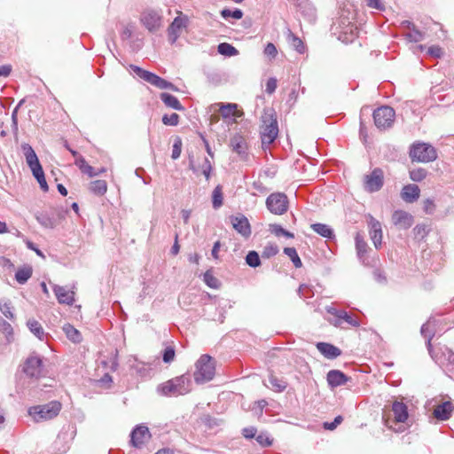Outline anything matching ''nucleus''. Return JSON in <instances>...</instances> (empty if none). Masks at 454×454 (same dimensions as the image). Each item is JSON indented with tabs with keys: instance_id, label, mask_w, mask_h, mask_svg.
Returning a JSON list of instances; mask_svg holds the SVG:
<instances>
[{
	"instance_id": "nucleus-63",
	"label": "nucleus",
	"mask_w": 454,
	"mask_h": 454,
	"mask_svg": "<svg viewBox=\"0 0 454 454\" xmlns=\"http://www.w3.org/2000/svg\"><path fill=\"white\" fill-rule=\"evenodd\" d=\"M257 430L254 427H245L242 430V434L247 439H252L256 436Z\"/></svg>"
},
{
	"instance_id": "nucleus-44",
	"label": "nucleus",
	"mask_w": 454,
	"mask_h": 454,
	"mask_svg": "<svg viewBox=\"0 0 454 454\" xmlns=\"http://www.w3.org/2000/svg\"><path fill=\"white\" fill-rule=\"evenodd\" d=\"M410 178L414 182H421L424 180L427 176V171L423 168H417L411 169L410 172Z\"/></svg>"
},
{
	"instance_id": "nucleus-9",
	"label": "nucleus",
	"mask_w": 454,
	"mask_h": 454,
	"mask_svg": "<svg viewBox=\"0 0 454 454\" xmlns=\"http://www.w3.org/2000/svg\"><path fill=\"white\" fill-rule=\"evenodd\" d=\"M288 199L282 192L271 193L266 200L267 208L274 215H283L288 210Z\"/></svg>"
},
{
	"instance_id": "nucleus-24",
	"label": "nucleus",
	"mask_w": 454,
	"mask_h": 454,
	"mask_svg": "<svg viewBox=\"0 0 454 454\" xmlns=\"http://www.w3.org/2000/svg\"><path fill=\"white\" fill-rule=\"evenodd\" d=\"M453 405L450 402H444L439 404L434 410V416L440 420H447L450 419L453 411Z\"/></svg>"
},
{
	"instance_id": "nucleus-50",
	"label": "nucleus",
	"mask_w": 454,
	"mask_h": 454,
	"mask_svg": "<svg viewBox=\"0 0 454 454\" xmlns=\"http://www.w3.org/2000/svg\"><path fill=\"white\" fill-rule=\"evenodd\" d=\"M176 356L175 348L171 346H168L164 348L162 353V360L166 364H170L174 361Z\"/></svg>"
},
{
	"instance_id": "nucleus-26",
	"label": "nucleus",
	"mask_w": 454,
	"mask_h": 454,
	"mask_svg": "<svg viewBox=\"0 0 454 454\" xmlns=\"http://www.w3.org/2000/svg\"><path fill=\"white\" fill-rule=\"evenodd\" d=\"M355 241H356V250L357 256L363 263H365V261H366L365 254L368 250V245L365 242L363 235L359 232L356 233V235L355 237Z\"/></svg>"
},
{
	"instance_id": "nucleus-29",
	"label": "nucleus",
	"mask_w": 454,
	"mask_h": 454,
	"mask_svg": "<svg viewBox=\"0 0 454 454\" xmlns=\"http://www.w3.org/2000/svg\"><path fill=\"white\" fill-rule=\"evenodd\" d=\"M37 222L44 228L53 229L57 226V220L54 216L47 213H38L35 215Z\"/></svg>"
},
{
	"instance_id": "nucleus-34",
	"label": "nucleus",
	"mask_w": 454,
	"mask_h": 454,
	"mask_svg": "<svg viewBox=\"0 0 454 454\" xmlns=\"http://www.w3.org/2000/svg\"><path fill=\"white\" fill-rule=\"evenodd\" d=\"M63 331L66 334V336L73 342L79 343L82 340V335L80 332L75 329L72 325L70 324H65L63 325Z\"/></svg>"
},
{
	"instance_id": "nucleus-62",
	"label": "nucleus",
	"mask_w": 454,
	"mask_h": 454,
	"mask_svg": "<svg viewBox=\"0 0 454 454\" xmlns=\"http://www.w3.org/2000/svg\"><path fill=\"white\" fill-rule=\"evenodd\" d=\"M342 421L341 416H337L333 422H325L324 423V427L327 430H333L340 425Z\"/></svg>"
},
{
	"instance_id": "nucleus-46",
	"label": "nucleus",
	"mask_w": 454,
	"mask_h": 454,
	"mask_svg": "<svg viewBox=\"0 0 454 454\" xmlns=\"http://www.w3.org/2000/svg\"><path fill=\"white\" fill-rule=\"evenodd\" d=\"M0 311L4 317L12 320L14 319V314L12 312V307L9 301H0Z\"/></svg>"
},
{
	"instance_id": "nucleus-61",
	"label": "nucleus",
	"mask_w": 454,
	"mask_h": 454,
	"mask_svg": "<svg viewBox=\"0 0 454 454\" xmlns=\"http://www.w3.org/2000/svg\"><path fill=\"white\" fill-rule=\"evenodd\" d=\"M277 89V79L276 78H270L266 82V88L265 91L268 94H272Z\"/></svg>"
},
{
	"instance_id": "nucleus-2",
	"label": "nucleus",
	"mask_w": 454,
	"mask_h": 454,
	"mask_svg": "<svg viewBox=\"0 0 454 454\" xmlns=\"http://www.w3.org/2000/svg\"><path fill=\"white\" fill-rule=\"evenodd\" d=\"M192 390V380L188 375H181L160 384L157 391L163 395H182Z\"/></svg>"
},
{
	"instance_id": "nucleus-20",
	"label": "nucleus",
	"mask_w": 454,
	"mask_h": 454,
	"mask_svg": "<svg viewBox=\"0 0 454 454\" xmlns=\"http://www.w3.org/2000/svg\"><path fill=\"white\" fill-rule=\"evenodd\" d=\"M431 356L440 364L446 366H453L454 367V352L449 348L445 347L441 355L429 353Z\"/></svg>"
},
{
	"instance_id": "nucleus-5",
	"label": "nucleus",
	"mask_w": 454,
	"mask_h": 454,
	"mask_svg": "<svg viewBox=\"0 0 454 454\" xmlns=\"http://www.w3.org/2000/svg\"><path fill=\"white\" fill-rule=\"evenodd\" d=\"M410 158L417 162H432L437 159L435 148L427 143L418 142L412 144L410 149Z\"/></svg>"
},
{
	"instance_id": "nucleus-64",
	"label": "nucleus",
	"mask_w": 454,
	"mask_h": 454,
	"mask_svg": "<svg viewBox=\"0 0 454 454\" xmlns=\"http://www.w3.org/2000/svg\"><path fill=\"white\" fill-rule=\"evenodd\" d=\"M366 5L372 9L383 10L384 6L381 4L380 0H364Z\"/></svg>"
},
{
	"instance_id": "nucleus-55",
	"label": "nucleus",
	"mask_w": 454,
	"mask_h": 454,
	"mask_svg": "<svg viewBox=\"0 0 454 454\" xmlns=\"http://www.w3.org/2000/svg\"><path fill=\"white\" fill-rule=\"evenodd\" d=\"M204 281L205 283L211 288H218L219 287V281L216 278L213 276V274L210 271H207L204 274Z\"/></svg>"
},
{
	"instance_id": "nucleus-57",
	"label": "nucleus",
	"mask_w": 454,
	"mask_h": 454,
	"mask_svg": "<svg viewBox=\"0 0 454 454\" xmlns=\"http://www.w3.org/2000/svg\"><path fill=\"white\" fill-rule=\"evenodd\" d=\"M123 67L128 70V72L133 76V77H138L142 78V67L136 66V65H125L123 64Z\"/></svg>"
},
{
	"instance_id": "nucleus-4",
	"label": "nucleus",
	"mask_w": 454,
	"mask_h": 454,
	"mask_svg": "<svg viewBox=\"0 0 454 454\" xmlns=\"http://www.w3.org/2000/svg\"><path fill=\"white\" fill-rule=\"evenodd\" d=\"M194 380L202 384L213 379L215 372V361L208 355H202L195 364Z\"/></svg>"
},
{
	"instance_id": "nucleus-42",
	"label": "nucleus",
	"mask_w": 454,
	"mask_h": 454,
	"mask_svg": "<svg viewBox=\"0 0 454 454\" xmlns=\"http://www.w3.org/2000/svg\"><path fill=\"white\" fill-rule=\"evenodd\" d=\"M142 425H137L133 429L130 434V443L136 447L139 448L142 444Z\"/></svg>"
},
{
	"instance_id": "nucleus-14",
	"label": "nucleus",
	"mask_w": 454,
	"mask_h": 454,
	"mask_svg": "<svg viewBox=\"0 0 454 454\" xmlns=\"http://www.w3.org/2000/svg\"><path fill=\"white\" fill-rule=\"evenodd\" d=\"M368 224L370 227V237L376 249H379L382 244V228L380 223L373 216L369 215Z\"/></svg>"
},
{
	"instance_id": "nucleus-41",
	"label": "nucleus",
	"mask_w": 454,
	"mask_h": 454,
	"mask_svg": "<svg viewBox=\"0 0 454 454\" xmlns=\"http://www.w3.org/2000/svg\"><path fill=\"white\" fill-rule=\"evenodd\" d=\"M403 35L409 42L411 43H419L424 38L423 33L417 29L415 26H412V28L409 29L408 32H405Z\"/></svg>"
},
{
	"instance_id": "nucleus-19",
	"label": "nucleus",
	"mask_w": 454,
	"mask_h": 454,
	"mask_svg": "<svg viewBox=\"0 0 454 454\" xmlns=\"http://www.w3.org/2000/svg\"><path fill=\"white\" fill-rule=\"evenodd\" d=\"M231 224L233 228L242 236L247 238L251 234L249 222L244 215L232 216Z\"/></svg>"
},
{
	"instance_id": "nucleus-1",
	"label": "nucleus",
	"mask_w": 454,
	"mask_h": 454,
	"mask_svg": "<svg viewBox=\"0 0 454 454\" xmlns=\"http://www.w3.org/2000/svg\"><path fill=\"white\" fill-rule=\"evenodd\" d=\"M261 139L262 146L271 145L278 135L277 114L273 108H265L262 115Z\"/></svg>"
},
{
	"instance_id": "nucleus-40",
	"label": "nucleus",
	"mask_w": 454,
	"mask_h": 454,
	"mask_svg": "<svg viewBox=\"0 0 454 454\" xmlns=\"http://www.w3.org/2000/svg\"><path fill=\"white\" fill-rule=\"evenodd\" d=\"M217 51L220 54L227 57H232L239 54V51L228 43H222L218 45Z\"/></svg>"
},
{
	"instance_id": "nucleus-23",
	"label": "nucleus",
	"mask_w": 454,
	"mask_h": 454,
	"mask_svg": "<svg viewBox=\"0 0 454 454\" xmlns=\"http://www.w3.org/2000/svg\"><path fill=\"white\" fill-rule=\"evenodd\" d=\"M348 380V378L339 370H331L327 373V382L332 387L344 385Z\"/></svg>"
},
{
	"instance_id": "nucleus-30",
	"label": "nucleus",
	"mask_w": 454,
	"mask_h": 454,
	"mask_svg": "<svg viewBox=\"0 0 454 454\" xmlns=\"http://www.w3.org/2000/svg\"><path fill=\"white\" fill-rule=\"evenodd\" d=\"M287 41L291 47L297 52L303 53L305 51V45L301 38L294 35L291 30L287 32Z\"/></svg>"
},
{
	"instance_id": "nucleus-10",
	"label": "nucleus",
	"mask_w": 454,
	"mask_h": 454,
	"mask_svg": "<svg viewBox=\"0 0 454 454\" xmlns=\"http://www.w3.org/2000/svg\"><path fill=\"white\" fill-rule=\"evenodd\" d=\"M23 372L30 378H40L43 373L42 358L37 355L28 356L24 363Z\"/></svg>"
},
{
	"instance_id": "nucleus-21",
	"label": "nucleus",
	"mask_w": 454,
	"mask_h": 454,
	"mask_svg": "<svg viewBox=\"0 0 454 454\" xmlns=\"http://www.w3.org/2000/svg\"><path fill=\"white\" fill-rule=\"evenodd\" d=\"M420 195V189L416 184H407L401 192V198L407 203L416 201Z\"/></svg>"
},
{
	"instance_id": "nucleus-45",
	"label": "nucleus",
	"mask_w": 454,
	"mask_h": 454,
	"mask_svg": "<svg viewBox=\"0 0 454 454\" xmlns=\"http://www.w3.org/2000/svg\"><path fill=\"white\" fill-rule=\"evenodd\" d=\"M270 231L272 234L277 237L285 236L286 238L292 239L294 238V234L285 229L282 228L279 224H270Z\"/></svg>"
},
{
	"instance_id": "nucleus-48",
	"label": "nucleus",
	"mask_w": 454,
	"mask_h": 454,
	"mask_svg": "<svg viewBox=\"0 0 454 454\" xmlns=\"http://www.w3.org/2000/svg\"><path fill=\"white\" fill-rule=\"evenodd\" d=\"M212 203L215 208H218L223 205V192L221 186H216L213 191Z\"/></svg>"
},
{
	"instance_id": "nucleus-33",
	"label": "nucleus",
	"mask_w": 454,
	"mask_h": 454,
	"mask_svg": "<svg viewBox=\"0 0 454 454\" xmlns=\"http://www.w3.org/2000/svg\"><path fill=\"white\" fill-rule=\"evenodd\" d=\"M190 168L194 172L201 171V173L205 176L207 180H208L210 178V173L212 170V163L207 158H204L202 164L200 165L198 168H196L194 167L192 160H190Z\"/></svg>"
},
{
	"instance_id": "nucleus-25",
	"label": "nucleus",
	"mask_w": 454,
	"mask_h": 454,
	"mask_svg": "<svg viewBox=\"0 0 454 454\" xmlns=\"http://www.w3.org/2000/svg\"><path fill=\"white\" fill-rule=\"evenodd\" d=\"M317 348L322 355H324L325 357H327L329 359L336 358L341 353L340 350L337 347H335L330 343L318 342L317 344Z\"/></svg>"
},
{
	"instance_id": "nucleus-52",
	"label": "nucleus",
	"mask_w": 454,
	"mask_h": 454,
	"mask_svg": "<svg viewBox=\"0 0 454 454\" xmlns=\"http://www.w3.org/2000/svg\"><path fill=\"white\" fill-rule=\"evenodd\" d=\"M221 14L224 19H228V18L231 17L235 20H240L243 17V12L239 9H235L234 11H231L229 9H223L221 12Z\"/></svg>"
},
{
	"instance_id": "nucleus-6",
	"label": "nucleus",
	"mask_w": 454,
	"mask_h": 454,
	"mask_svg": "<svg viewBox=\"0 0 454 454\" xmlns=\"http://www.w3.org/2000/svg\"><path fill=\"white\" fill-rule=\"evenodd\" d=\"M61 410V403L58 401L50 402L44 405H37L29 408L28 414L36 422L51 419L56 417Z\"/></svg>"
},
{
	"instance_id": "nucleus-37",
	"label": "nucleus",
	"mask_w": 454,
	"mask_h": 454,
	"mask_svg": "<svg viewBox=\"0 0 454 454\" xmlns=\"http://www.w3.org/2000/svg\"><path fill=\"white\" fill-rule=\"evenodd\" d=\"M330 312L332 313V311ZM333 314L335 315L339 320L342 319L352 326H359V321L344 310H334Z\"/></svg>"
},
{
	"instance_id": "nucleus-11",
	"label": "nucleus",
	"mask_w": 454,
	"mask_h": 454,
	"mask_svg": "<svg viewBox=\"0 0 454 454\" xmlns=\"http://www.w3.org/2000/svg\"><path fill=\"white\" fill-rule=\"evenodd\" d=\"M230 147L231 151L238 155L240 160H248V145L246 138L242 135L238 133L233 135L230 139Z\"/></svg>"
},
{
	"instance_id": "nucleus-35",
	"label": "nucleus",
	"mask_w": 454,
	"mask_h": 454,
	"mask_svg": "<svg viewBox=\"0 0 454 454\" xmlns=\"http://www.w3.org/2000/svg\"><path fill=\"white\" fill-rule=\"evenodd\" d=\"M27 325L30 332L35 334V336H36L39 340H43V337L45 335L44 330L37 320L34 318L28 319L27 322Z\"/></svg>"
},
{
	"instance_id": "nucleus-56",
	"label": "nucleus",
	"mask_w": 454,
	"mask_h": 454,
	"mask_svg": "<svg viewBox=\"0 0 454 454\" xmlns=\"http://www.w3.org/2000/svg\"><path fill=\"white\" fill-rule=\"evenodd\" d=\"M255 440L262 447H268L272 444V440L266 433H260L256 434Z\"/></svg>"
},
{
	"instance_id": "nucleus-60",
	"label": "nucleus",
	"mask_w": 454,
	"mask_h": 454,
	"mask_svg": "<svg viewBox=\"0 0 454 454\" xmlns=\"http://www.w3.org/2000/svg\"><path fill=\"white\" fill-rule=\"evenodd\" d=\"M423 209L427 214H433L435 210V204L434 200L427 199L423 202Z\"/></svg>"
},
{
	"instance_id": "nucleus-43",
	"label": "nucleus",
	"mask_w": 454,
	"mask_h": 454,
	"mask_svg": "<svg viewBox=\"0 0 454 454\" xmlns=\"http://www.w3.org/2000/svg\"><path fill=\"white\" fill-rule=\"evenodd\" d=\"M284 253L290 258L296 268H301L302 266L301 260L300 259L294 247H286L284 249Z\"/></svg>"
},
{
	"instance_id": "nucleus-27",
	"label": "nucleus",
	"mask_w": 454,
	"mask_h": 454,
	"mask_svg": "<svg viewBox=\"0 0 454 454\" xmlns=\"http://www.w3.org/2000/svg\"><path fill=\"white\" fill-rule=\"evenodd\" d=\"M75 165L80 168V170L88 175L90 177H93L95 176L99 175L100 173L105 171V168H101L99 171H95L94 168L89 165L85 159L82 156H78L74 161Z\"/></svg>"
},
{
	"instance_id": "nucleus-28",
	"label": "nucleus",
	"mask_w": 454,
	"mask_h": 454,
	"mask_svg": "<svg viewBox=\"0 0 454 454\" xmlns=\"http://www.w3.org/2000/svg\"><path fill=\"white\" fill-rule=\"evenodd\" d=\"M160 98L162 100V102L165 104L166 106L175 109V110H178V111L184 110V106L181 105V103L179 102V100L177 99L176 97H175L171 94L163 92V93H160Z\"/></svg>"
},
{
	"instance_id": "nucleus-18",
	"label": "nucleus",
	"mask_w": 454,
	"mask_h": 454,
	"mask_svg": "<svg viewBox=\"0 0 454 454\" xmlns=\"http://www.w3.org/2000/svg\"><path fill=\"white\" fill-rule=\"evenodd\" d=\"M53 292L60 304L73 305L74 302V291H68L64 286L54 285Z\"/></svg>"
},
{
	"instance_id": "nucleus-12",
	"label": "nucleus",
	"mask_w": 454,
	"mask_h": 454,
	"mask_svg": "<svg viewBox=\"0 0 454 454\" xmlns=\"http://www.w3.org/2000/svg\"><path fill=\"white\" fill-rule=\"evenodd\" d=\"M383 185V171L375 168L370 175L365 176L364 187L368 192L379 191Z\"/></svg>"
},
{
	"instance_id": "nucleus-58",
	"label": "nucleus",
	"mask_w": 454,
	"mask_h": 454,
	"mask_svg": "<svg viewBox=\"0 0 454 454\" xmlns=\"http://www.w3.org/2000/svg\"><path fill=\"white\" fill-rule=\"evenodd\" d=\"M263 52L266 56L270 57V59H275L276 56L278 55V50L274 43H268L266 44Z\"/></svg>"
},
{
	"instance_id": "nucleus-54",
	"label": "nucleus",
	"mask_w": 454,
	"mask_h": 454,
	"mask_svg": "<svg viewBox=\"0 0 454 454\" xmlns=\"http://www.w3.org/2000/svg\"><path fill=\"white\" fill-rule=\"evenodd\" d=\"M182 152V139L176 137L174 140L171 158L176 160L180 157Z\"/></svg>"
},
{
	"instance_id": "nucleus-15",
	"label": "nucleus",
	"mask_w": 454,
	"mask_h": 454,
	"mask_svg": "<svg viewBox=\"0 0 454 454\" xmlns=\"http://www.w3.org/2000/svg\"><path fill=\"white\" fill-rule=\"evenodd\" d=\"M161 15L154 10L144 12V26L150 31L154 32L161 27Z\"/></svg>"
},
{
	"instance_id": "nucleus-17",
	"label": "nucleus",
	"mask_w": 454,
	"mask_h": 454,
	"mask_svg": "<svg viewBox=\"0 0 454 454\" xmlns=\"http://www.w3.org/2000/svg\"><path fill=\"white\" fill-rule=\"evenodd\" d=\"M144 81L151 83L152 85L159 89H168L172 90H177L174 84L162 79L161 77L144 70Z\"/></svg>"
},
{
	"instance_id": "nucleus-7",
	"label": "nucleus",
	"mask_w": 454,
	"mask_h": 454,
	"mask_svg": "<svg viewBox=\"0 0 454 454\" xmlns=\"http://www.w3.org/2000/svg\"><path fill=\"white\" fill-rule=\"evenodd\" d=\"M395 118V110L388 106H382L373 112L375 126L379 129H387L392 127Z\"/></svg>"
},
{
	"instance_id": "nucleus-31",
	"label": "nucleus",
	"mask_w": 454,
	"mask_h": 454,
	"mask_svg": "<svg viewBox=\"0 0 454 454\" xmlns=\"http://www.w3.org/2000/svg\"><path fill=\"white\" fill-rule=\"evenodd\" d=\"M311 229L319 234L320 236L327 239H333L334 233L333 229L325 223H313L311 224Z\"/></svg>"
},
{
	"instance_id": "nucleus-51",
	"label": "nucleus",
	"mask_w": 454,
	"mask_h": 454,
	"mask_svg": "<svg viewBox=\"0 0 454 454\" xmlns=\"http://www.w3.org/2000/svg\"><path fill=\"white\" fill-rule=\"evenodd\" d=\"M162 122L167 126H176L179 122V115L176 113L164 114L162 116Z\"/></svg>"
},
{
	"instance_id": "nucleus-49",
	"label": "nucleus",
	"mask_w": 454,
	"mask_h": 454,
	"mask_svg": "<svg viewBox=\"0 0 454 454\" xmlns=\"http://www.w3.org/2000/svg\"><path fill=\"white\" fill-rule=\"evenodd\" d=\"M247 263L253 268L258 267L261 264L259 254L255 251H250L246 256Z\"/></svg>"
},
{
	"instance_id": "nucleus-53",
	"label": "nucleus",
	"mask_w": 454,
	"mask_h": 454,
	"mask_svg": "<svg viewBox=\"0 0 454 454\" xmlns=\"http://www.w3.org/2000/svg\"><path fill=\"white\" fill-rule=\"evenodd\" d=\"M269 382L270 386L278 392L283 391L286 387V383L281 380H278V378L274 376H270L269 378Z\"/></svg>"
},
{
	"instance_id": "nucleus-32",
	"label": "nucleus",
	"mask_w": 454,
	"mask_h": 454,
	"mask_svg": "<svg viewBox=\"0 0 454 454\" xmlns=\"http://www.w3.org/2000/svg\"><path fill=\"white\" fill-rule=\"evenodd\" d=\"M296 5L299 11L305 16L309 18L315 17V8L309 0H297Z\"/></svg>"
},
{
	"instance_id": "nucleus-39",
	"label": "nucleus",
	"mask_w": 454,
	"mask_h": 454,
	"mask_svg": "<svg viewBox=\"0 0 454 454\" xmlns=\"http://www.w3.org/2000/svg\"><path fill=\"white\" fill-rule=\"evenodd\" d=\"M32 276L31 267H23L15 273V278L18 283L25 284Z\"/></svg>"
},
{
	"instance_id": "nucleus-59",
	"label": "nucleus",
	"mask_w": 454,
	"mask_h": 454,
	"mask_svg": "<svg viewBox=\"0 0 454 454\" xmlns=\"http://www.w3.org/2000/svg\"><path fill=\"white\" fill-rule=\"evenodd\" d=\"M278 253V248L277 246L270 245L266 246L262 252V256L266 258H270L271 256L276 255Z\"/></svg>"
},
{
	"instance_id": "nucleus-13",
	"label": "nucleus",
	"mask_w": 454,
	"mask_h": 454,
	"mask_svg": "<svg viewBox=\"0 0 454 454\" xmlns=\"http://www.w3.org/2000/svg\"><path fill=\"white\" fill-rule=\"evenodd\" d=\"M188 22L187 17H176L174 19L168 29V40L171 43H176L182 31L186 27Z\"/></svg>"
},
{
	"instance_id": "nucleus-47",
	"label": "nucleus",
	"mask_w": 454,
	"mask_h": 454,
	"mask_svg": "<svg viewBox=\"0 0 454 454\" xmlns=\"http://www.w3.org/2000/svg\"><path fill=\"white\" fill-rule=\"evenodd\" d=\"M1 330L3 333L6 337V340L8 343L12 342L13 340V328L8 322L2 320L0 323Z\"/></svg>"
},
{
	"instance_id": "nucleus-16",
	"label": "nucleus",
	"mask_w": 454,
	"mask_h": 454,
	"mask_svg": "<svg viewBox=\"0 0 454 454\" xmlns=\"http://www.w3.org/2000/svg\"><path fill=\"white\" fill-rule=\"evenodd\" d=\"M392 222L398 229L407 230L412 225L413 217L406 211L396 210L392 215Z\"/></svg>"
},
{
	"instance_id": "nucleus-22",
	"label": "nucleus",
	"mask_w": 454,
	"mask_h": 454,
	"mask_svg": "<svg viewBox=\"0 0 454 454\" xmlns=\"http://www.w3.org/2000/svg\"><path fill=\"white\" fill-rule=\"evenodd\" d=\"M434 323L435 320L430 318L420 329L421 334L427 339V348L429 353H432L433 350L431 340L434 336Z\"/></svg>"
},
{
	"instance_id": "nucleus-3",
	"label": "nucleus",
	"mask_w": 454,
	"mask_h": 454,
	"mask_svg": "<svg viewBox=\"0 0 454 454\" xmlns=\"http://www.w3.org/2000/svg\"><path fill=\"white\" fill-rule=\"evenodd\" d=\"M21 149L25 156L26 162L31 169L33 176L39 183L40 188L43 192H48L49 187L44 176L43 168L40 164V161L35 152L34 151L31 145L26 143L21 145Z\"/></svg>"
},
{
	"instance_id": "nucleus-36",
	"label": "nucleus",
	"mask_w": 454,
	"mask_h": 454,
	"mask_svg": "<svg viewBox=\"0 0 454 454\" xmlns=\"http://www.w3.org/2000/svg\"><path fill=\"white\" fill-rule=\"evenodd\" d=\"M90 191L96 195H104L107 191V184L105 180H95L90 182Z\"/></svg>"
},
{
	"instance_id": "nucleus-38",
	"label": "nucleus",
	"mask_w": 454,
	"mask_h": 454,
	"mask_svg": "<svg viewBox=\"0 0 454 454\" xmlns=\"http://www.w3.org/2000/svg\"><path fill=\"white\" fill-rule=\"evenodd\" d=\"M220 112L223 118H229L231 116H239L237 113V105L232 103L222 104Z\"/></svg>"
},
{
	"instance_id": "nucleus-8",
	"label": "nucleus",
	"mask_w": 454,
	"mask_h": 454,
	"mask_svg": "<svg viewBox=\"0 0 454 454\" xmlns=\"http://www.w3.org/2000/svg\"><path fill=\"white\" fill-rule=\"evenodd\" d=\"M394 420L386 419L385 425L395 432L401 433L404 431V426L400 425L397 428L393 427V423H404L408 419L407 405L402 402L395 401L392 405Z\"/></svg>"
}]
</instances>
